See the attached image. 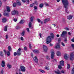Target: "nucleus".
<instances>
[{
	"mask_svg": "<svg viewBox=\"0 0 74 74\" xmlns=\"http://www.w3.org/2000/svg\"><path fill=\"white\" fill-rule=\"evenodd\" d=\"M71 74H74V67L72 69Z\"/></svg>",
	"mask_w": 74,
	"mask_h": 74,
	"instance_id": "nucleus-30",
	"label": "nucleus"
},
{
	"mask_svg": "<svg viewBox=\"0 0 74 74\" xmlns=\"http://www.w3.org/2000/svg\"><path fill=\"white\" fill-rule=\"evenodd\" d=\"M40 8H42V7H43V4L42 3H41L40 5Z\"/></svg>",
	"mask_w": 74,
	"mask_h": 74,
	"instance_id": "nucleus-40",
	"label": "nucleus"
},
{
	"mask_svg": "<svg viewBox=\"0 0 74 74\" xmlns=\"http://www.w3.org/2000/svg\"><path fill=\"white\" fill-rule=\"evenodd\" d=\"M11 14L13 15H14L16 14L18 15V11H16L13 10Z\"/></svg>",
	"mask_w": 74,
	"mask_h": 74,
	"instance_id": "nucleus-4",
	"label": "nucleus"
},
{
	"mask_svg": "<svg viewBox=\"0 0 74 74\" xmlns=\"http://www.w3.org/2000/svg\"><path fill=\"white\" fill-rule=\"evenodd\" d=\"M60 64L61 66H64V61L62 60L60 62Z\"/></svg>",
	"mask_w": 74,
	"mask_h": 74,
	"instance_id": "nucleus-18",
	"label": "nucleus"
},
{
	"mask_svg": "<svg viewBox=\"0 0 74 74\" xmlns=\"http://www.w3.org/2000/svg\"><path fill=\"white\" fill-rule=\"evenodd\" d=\"M14 56H16V55H17V53L14 52Z\"/></svg>",
	"mask_w": 74,
	"mask_h": 74,
	"instance_id": "nucleus-44",
	"label": "nucleus"
},
{
	"mask_svg": "<svg viewBox=\"0 0 74 74\" xmlns=\"http://www.w3.org/2000/svg\"><path fill=\"white\" fill-rule=\"evenodd\" d=\"M66 34V32L64 31H63L61 34V37H63Z\"/></svg>",
	"mask_w": 74,
	"mask_h": 74,
	"instance_id": "nucleus-13",
	"label": "nucleus"
},
{
	"mask_svg": "<svg viewBox=\"0 0 74 74\" xmlns=\"http://www.w3.org/2000/svg\"><path fill=\"white\" fill-rule=\"evenodd\" d=\"M16 29H19V27L17 26L16 27Z\"/></svg>",
	"mask_w": 74,
	"mask_h": 74,
	"instance_id": "nucleus-64",
	"label": "nucleus"
},
{
	"mask_svg": "<svg viewBox=\"0 0 74 74\" xmlns=\"http://www.w3.org/2000/svg\"><path fill=\"white\" fill-rule=\"evenodd\" d=\"M4 16H9V13H3Z\"/></svg>",
	"mask_w": 74,
	"mask_h": 74,
	"instance_id": "nucleus-21",
	"label": "nucleus"
},
{
	"mask_svg": "<svg viewBox=\"0 0 74 74\" xmlns=\"http://www.w3.org/2000/svg\"><path fill=\"white\" fill-rule=\"evenodd\" d=\"M7 11L8 12H10L11 10H10V8L8 6H7L6 8Z\"/></svg>",
	"mask_w": 74,
	"mask_h": 74,
	"instance_id": "nucleus-16",
	"label": "nucleus"
},
{
	"mask_svg": "<svg viewBox=\"0 0 74 74\" xmlns=\"http://www.w3.org/2000/svg\"><path fill=\"white\" fill-rule=\"evenodd\" d=\"M33 59L34 61L36 62V63H37L38 62V59L37 58V57H34V58Z\"/></svg>",
	"mask_w": 74,
	"mask_h": 74,
	"instance_id": "nucleus-11",
	"label": "nucleus"
},
{
	"mask_svg": "<svg viewBox=\"0 0 74 74\" xmlns=\"http://www.w3.org/2000/svg\"><path fill=\"white\" fill-rule=\"evenodd\" d=\"M37 20L39 22V23H40L41 22V20H40V19L37 18Z\"/></svg>",
	"mask_w": 74,
	"mask_h": 74,
	"instance_id": "nucleus-39",
	"label": "nucleus"
},
{
	"mask_svg": "<svg viewBox=\"0 0 74 74\" xmlns=\"http://www.w3.org/2000/svg\"><path fill=\"white\" fill-rule=\"evenodd\" d=\"M0 74H3V70H2L1 71Z\"/></svg>",
	"mask_w": 74,
	"mask_h": 74,
	"instance_id": "nucleus-49",
	"label": "nucleus"
},
{
	"mask_svg": "<svg viewBox=\"0 0 74 74\" xmlns=\"http://www.w3.org/2000/svg\"><path fill=\"white\" fill-rule=\"evenodd\" d=\"M29 27H31V29H33V27H32V23L30 22L29 23Z\"/></svg>",
	"mask_w": 74,
	"mask_h": 74,
	"instance_id": "nucleus-24",
	"label": "nucleus"
},
{
	"mask_svg": "<svg viewBox=\"0 0 74 74\" xmlns=\"http://www.w3.org/2000/svg\"><path fill=\"white\" fill-rule=\"evenodd\" d=\"M34 5V3H33L32 4L30 5V7H33Z\"/></svg>",
	"mask_w": 74,
	"mask_h": 74,
	"instance_id": "nucleus-32",
	"label": "nucleus"
},
{
	"mask_svg": "<svg viewBox=\"0 0 74 74\" xmlns=\"http://www.w3.org/2000/svg\"><path fill=\"white\" fill-rule=\"evenodd\" d=\"M7 26L6 25L5 26L4 31H5V32H7Z\"/></svg>",
	"mask_w": 74,
	"mask_h": 74,
	"instance_id": "nucleus-25",
	"label": "nucleus"
},
{
	"mask_svg": "<svg viewBox=\"0 0 74 74\" xmlns=\"http://www.w3.org/2000/svg\"><path fill=\"white\" fill-rule=\"evenodd\" d=\"M20 69L21 71L23 72H24V71H26V68H25V67L23 66H21L20 67Z\"/></svg>",
	"mask_w": 74,
	"mask_h": 74,
	"instance_id": "nucleus-7",
	"label": "nucleus"
},
{
	"mask_svg": "<svg viewBox=\"0 0 74 74\" xmlns=\"http://www.w3.org/2000/svg\"><path fill=\"white\" fill-rule=\"evenodd\" d=\"M62 1L63 5H64V8H66L65 10V12L66 13L69 14V12L67 10V5H68L69 4L67 0H62Z\"/></svg>",
	"mask_w": 74,
	"mask_h": 74,
	"instance_id": "nucleus-1",
	"label": "nucleus"
},
{
	"mask_svg": "<svg viewBox=\"0 0 74 74\" xmlns=\"http://www.w3.org/2000/svg\"><path fill=\"white\" fill-rule=\"evenodd\" d=\"M55 62H56V60L55 59H53V60L52 61V62H53L55 61Z\"/></svg>",
	"mask_w": 74,
	"mask_h": 74,
	"instance_id": "nucleus-60",
	"label": "nucleus"
},
{
	"mask_svg": "<svg viewBox=\"0 0 74 74\" xmlns=\"http://www.w3.org/2000/svg\"><path fill=\"white\" fill-rule=\"evenodd\" d=\"M14 22H16V21H17V19L14 18Z\"/></svg>",
	"mask_w": 74,
	"mask_h": 74,
	"instance_id": "nucleus-57",
	"label": "nucleus"
},
{
	"mask_svg": "<svg viewBox=\"0 0 74 74\" xmlns=\"http://www.w3.org/2000/svg\"><path fill=\"white\" fill-rule=\"evenodd\" d=\"M16 4L18 5H21V2L20 1H17Z\"/></svg>",
	"mask_w": 74,
	"mask_h": 74,
	"instance_id": "nucleus-23",
	"label": "nucleus"
},
{
	"mask_svg": "<svg viewBox=\"0 0 74 74\" xmlns=\"http://www.w3.org/2000/svg\"><path fill=\"white\" fill-rule=\"evenodd\" d=\"M54 55H55V53L54 51H52L51 54V59H53L54 58Z\"/></svg>",
	"mask_w": 74,
	"mask_h": 74,
	"instance_id": "nucleus-10",
	"label": "nucleus"
},
{
	"mask_svg": "<svg viewBox=\"0 0 74 74\" xmlns=\"http://www.w3.org/2000/svg\"><path fill=\"white\" fill-rule=\"evenodd\" d=\"M45 70H49V68L48 67L46 66L45 67Z\"/></svg>",
	"mask_w": 74,
	"mask_h": 74,
	"instance_id": "nucleus-38",
	"label": "nucleus"
},
{
	"mask_svg": "<svg viewBox=\"0 0 74 74\" xmlns=\"http://www.w3.org/2000/svg\"><path fill=\"white\" fill-rule=\"evenodd\" d=\"M43 50L45 52H47V50L48 49V48H47V46H46L43 45Z\"/></svg>",
	"mask_w": 74,
	"mask_h": 74,
	"instance_id": "nucleus-9",
	"label": "nucleus"
},
{
	"mask_svg": "<svg viewBox=\"0 0 74 74\" xmlns=\"http://www.w3.org/2000/svg\"><path fill=\"white\" fill-rule=\"evenodd\" d=\"M25 31H23L21 34V36H24V35H25Z\"/></svg>",
	"mask_w": 74,
	"mask_h": 74,
	"instance_id": "nucleus-31",
	"label": "nucleus"
},
{
	"mask_svg": "<svg viewBox=\"0 0 74 74\" xmlns=\"http://www.w3.org/2000/svg\"><path fill=\"white\" fill-rule=\"evenodd\" d=\"M56 54H57V55L58 56H60L61 55L60 52L59 51H57Z\"/></svg>",
	"mask_w": 74,
	"mask_h": 74,
	"instance_id": "nucleus-22",
	"label": "nucleus"
},
{
	"mask_svg": "<svg viewBox=\"0 0 74 74\" xmlns=\"http://www.w3.org/2000/svg\"><path fill=\"white\" fill-rule=\"evenodd\" d=\"M51 36H49L47 37L46 43V44H49L51 42V38H53L54 37V35L53 34L51 33L50 34Z\"/></svg>",
	"mask_w": 74,
	"mask_h": 74,
	"instance_id": "nucleus-2",
	"label": "nucleus"
},
{
	"mask_svg": "<svg viewBox=\"0 0 74 74\" xmlns=\"http://www.w3.org/2000/svg\"><path fill=\"white\" fill-rule=\"evenodd\" d=\"M2 5V2L1 1V0H0V7Z\"/></svg>",
	"mask_w": 74,
	"mask_h": 74,
	"instance_id": "nucleus-47",
	"label": "nucleus"
},
{
	"mask_svg": "<svg viewBox=\"0 0 74 74\" xmlns=\"http://www.w3.org/2000/svg\"><path fill=\"white\" fill-rule=\"evenodd\" d=\"M31 56H32V57H33V53H31Z\"/></svg>",
	"mask_w": 74,
	"mask_h": 74,
	"instance_id": "nucleus-63",
	"label": "nucleus"
},
{
	"mask_svg": "<svg viewBox=\"0 0 74 74\" xmlns=\"http://www.w3.org/2000/svg\"><path fill=\"white\" fill-rule=\"evenodd\" d=\"M20 38L22 41H23V38L22 36Z\"/></svg>",
	"mask_w": 74,
	"mask_h": 74,
	"instance_id": "nucleus-53",
	"label": "nucleus"
},
{
	"mask_svg": "<svg viewBox=\"0 0 74 74\" xmlns=\"http://www.w3.org/2000/svg\"><path fill=\"white\" fill-rule=\"evenodd\" d=\"M5 37L6 39H8V35H6L5 36Z\"/></svg>",
	"mask_w": 74,
	"mask_h": 74,
	"instance_id": "nucleus-54",
	"label": "nucleus"
},
{
	"mask_svg": "<svg viewBox=\"0 0 74 74\" xmlns=\"http://www.w3.org/2000/svg\"><path fill=\"white\" fill-rule=\"evenodd\" d=\"M16 4H17L16 3H14L13 4V7H15L16 6Z\"/></svg>",
	"mask_w": 74,
	"mask_h": 74,
	"instance_id": "nucleus-33",
	"label": "nucleus"
},
{
	"mask_svg": "<svg viewBox=\"0 0 74 74\" xmlns=\"http://www.w3.org/2000/svg\"><path fill=\"white\" fill-rule=\"evenodd\" d=\"M45 5L46 6H49V3H45Z\"/></svg>",
	"mask_w": 74,
	"mask_h": 74,
	"instance_id": "nucleus-41",
	"label": "nucleus"
},
{
	"mask_svg": "<svg viewBox=\"0 0 74 74\" xmlns=\"http://www.w3.org/2000/svg\"><path fill=\"white\" fill-rule=\"evenodd\" d=\"M60 48V44L59 43H57L55 45V48H56V49H58Z\"/></svg>",
	"mask_w": 74,
	"mask_h": 74,
	"instance_id": "nucleus-5",
	"label": "nucleus"
},
{
	"mask_svg": "<svg viewBox=\"0 0 74 74\" xmlns=\"http://www.w3.org/2000/svg\"><path fill=\"white\" fill-rule=\"evenodd\" d=\"M27 30L28 33L30 32V30H29V28H27Z\"/></svg>",
	"mask_w": 74,
	"mask_h": 74,
	"instance_id": "nucleus-43",
	"label": "nucleus"
},
{
	"mask_svg": "<svg viewBox=\"0 0 74 74\" xmlns=\"http://www.w3.org/2000/svg\"><path fill=\"white\" fill-rule=\"evenodd\" d=\"M64 58L66 60H67L68 59H69V56L67 54H65L64 55Z\"/></svg>",
	"mask_w": 74,
	"mask_h": 74,
	"instance_id": "nucleus-12",
	"label": "nucleus"
},
{
	"mask_svg": "<svg viewBox=\"0 0 74 74\" xmlns=\"http://www.w3.org/2000/svg\"><path fill=\"white\" fill-rule=\"evenodd\" d=\"M3 51H4L5 52V54H7L8 56H10V51H6L5 50H3Z\"/></svg>",
	"mask_w": 74,
	"mask_h": 74,
	"instance_id": "nucleus-8",
	"label": "nucleus"
},
{
	"mask_svg": "<svg viewBox=\"0 0 74 74\" xmlns=\"http://www.w3.org/2000/svg\"><path fill=\"white\" fill-rule=\"evenodd\" d=\"M49 56H46V58L47 59H48V60H50L51 59V58H49Z\"/></svg>",
	"mask_w": 74,
	"mask_h": 74,
	"instance_id": "nucleus-35",
	"label": "nucleus"
},
{
	"mask_svg": "<svg viewBox=\"0 0 74 74\" xmlns=\"http://www.w3.org/2000/svg\"><path fill=\"white\" fill-rule=\"evenodd\" d=\"M33 52H34V53H37L38 52V51L37 50H33Z\"/></svg>",
	"mask_w": 74,
	"mask_h": 74,
	"instance_id": "nucleus-27",
	"label": "nucleus"
},
{
	"mask_svg": "<svg viewBox=\"0 0 74 74\" xmlns=\"http://www.w3.org/2000/svg\"><path fill=\"white\" fill-rule=\"evenodd\" d=\"M7 67H8V69H11V68L12 66H11V65L10 64H7Z\"/></svg>",
	"mask_w": 74,
	"mask_h": 74,
	"instance_id": "nucleus-19",
	"label": "nucleus"
},
{
	"mask_svg": "<svg viewBox=\"0 0 74 74\" xmlns=\"http://www.w3.org/2000/svg\"><path fill=\"white\" fill-rule=\"evenodd\" d=\"M22 1L23 3H26V0H22Z\"/></svg>",
	"mask_w": 74,
	"mask_h": 74,
	"instance_id": "nucleus-58",
	"label": "nucleus"
},
{
	"mask_svg": "<svg viewBox=\"0 0 74 74\" xmlns=\"http://www.w3.org/2000/svg\"><path fill=\"white\" fill-rule=\"evenodd\" d=\"M67 18L69 20H70L73 18V16H68L67 17Z\"/></svg>",
	"mask_w": 74,
	"mask_h": 74,
	"instance_id": "nucleus-14",
	"label": "nucleus"
},
{
	"mask_svg": "<svg viewBox=\"0 0 74 74\" xmlns=\"http://www.w3.org/2000/svg\"><path fill=\"white\" fill-rule=\"evenodd\" d=\"M65 29H66V30H69V28H65Z\"/></svg>",
	"mask_w": 74,
	"mask_h": 74,
	"instance_id": "nucleus-62",
	"label": "nucleus"
},
{
	"mask_svg": "<svg viewBox=\"0 0 74 74\" xmlns=\"http://www.w3.org/2000/svg\"><path fill=\"white\" fill-rule=\"evenodd\" d=\"M49 21V18H47L44 21V23H46L47 22H48Z\"/></svg>",
	"mask_w": 74,
	"mask_h": 74,
	"instance_id": "nucleus-15",
	"label": "nucleus"
},
{
	"mask_svg": "<svg viewBox=\"0 0 74 74\" xmlns=\"http://www.w3.org/2000/svg\"><path fill=\"white\" fill-rule=\"evenodd\" d=\"M70 64H67V69H70Z\"/></svg>",
	"mask_w": 74,
	"mask_h": 74,
	"instance_id": "nucleus-42",
	"label": "nucleus"
},
{
	"mask_svg": "<svg viewBox=\"0 0 74 74\" xmlns=\"http://www.w3.org/2000/svg\"><path fill=\"white\" fill-rule=\"evenodd\" d=\"M71 46L73 49H74V44H71Z\"/></svg>",
	"mask_w": 74,
	"mask_h": 74,
	"instance_id": "nucleus-48",
	"label": "nucleus"
},
{
	"mask_svg": "<svg viewBox=\"0 0 74 74\" xmlns=\"http://www.w3.org/2000/svg\"><path fill=\"white\" fill-rule=\"evenodd\" d=\"M39 71L42 73H45V71L43 70H42L41 69H39Z\"/></svg>",
	"mask_w": 74,
	"mask_h": 74,
	"instance_id": "nucleus-28",
	"label": "nucleus"
},
{
	"mask_svg": "<svg viewBox=\"0 0 74 74\" xmlns=\"http://www.w3.org/2000/svg\"><path fill=\"white\" fill-rule=\"evenodd\" d=\"M55 73L57 74H60V72L59 71H55Z\"/></svg>",
	"mask_w": 74,
	"mask_h": 74,
	"instance_id": "nucleus-34",
	"label": "nucleus"
},
{
	"mask_svg": "<svg viewBox=\"0 0 74 74\" xmlns=\"http://www.w3.org/2000/svg\"><path fill=\"white\" fill-rule=\"evenodd\" d=\"M21 48H19L18 50L17 51V55L18 56H19L21 55Z\"/></svg>",
	"mask_w": 74,
	"mask_h": 74,
	"instance_id": "nucleus-6",
	"label": "nucleus"
},
{
	"mask_svg": "<svg viewBox=\"0 0 74 74\" xmlns=\"http://www.w3.org/2000/svg\"><path fill=\"white\" fill-rule=\"evenodd\" d=\"M29 48L30 49H31V48H32V46L31 44H29Z\"/></svg>",
	"mask_w": 74,
	"mask_h": 74,
	"instance_id": "nucleus-51",
	"label": "nucleus"
},
{
	"mask_svg": "<svg viewBox=\"0 0 74 74\" xmlns=\"http://www.w3.org/2000/svg\"><path fill=\"white\" fill-rule=\"evenodd\" d=\"M0 55L1 56H3V52H0Z\"/></svg>",
	"mask_w": 74,
	"mask_h": 74,
	"instance_id": "nucleus-37",
	"label": "nucleus"
},
{
	"mask_svg": "<svg viewBox=\"0 0 74 74\" xmlns=\"http://www.w3.org/2000/svg\"><path fill=\"white\" fill-rule=\"evenodd\" d=\"M61 38H60L58 39V41L60 42V41H61Z\"/></svg>",
	"mask_w": 74,
	"mask_h": 74,
	"instance_id": "nucleus-59",
	"label": "nucleus"
},
{
	"mask_svg": "<svg viewBox=\"0 0 74 74\" xmlns=\"http://www.w3.org/2000/svg\"><path fill=\"white\" fill-rule=\"evenodd\" d=\"M1 66L2 67H3L4 66H5V62L4 61H2V64Z\"/></svg>",
	"mask_w": 74,
	"mask_h": 74,
	"instance_id": "nucleus-20",
	"label": "nucleus"
},
{
	"mask_svg": "<svg viewBox=\"0 0 74 74\" xmlns=\"http://www.w3.org/2000/svg\"><path fill=\"white\" fill-rule=\"evenodd\" d=\"M74 52L72 53L70 55V58L71 60H73L74 59Z\"/></svg>",
	"mask_w": 74,
	"mask_h": 74,
	"instance_id": "nucleus-3",
	"label": "nucleus"
},
{
	"mask_svg": "<svg viewBox=\"0 0 74 74\" xmlns=\"http://www.w3.org/2000/svg\"><path fill=\"white\" fill-rule=\"evenodd\" d=\"M24 49L25 51H27V47H26L25 46L24 47Z\"/></svg>",
	"mask_w": 74,
	"mask_h": 74,
	"instance_id": "nucleus-50",
	"label": "nucleus"
},
{
	"mask_svg": "<svg viewBox=\"0 0 74 74\" xmlns=\"http://www.w3.org/2000/svg\"><path fill=\"white\" fill-rule=\"evenodd\" d=\"M20 24H23V21L22 20L20 21L19 22Z\"/></svg>",
	"mask_w": 74,
	"mask_h": 74,
	"instance_id": "nucleus-36",
	"label": "nucleus"
},
{
	"mask_svg": "<svg viewBox=\"0 0 74 74\" xmlns=\"http://www.w3.org/2000/svg\"><path fill=\"white\" fill-rule=\"evenodd\" d=\"M8 51H11L12 50V49H11V47L10 46H8Z\"/></svg>",
	"mask_w": 74,
	"mask_h": 74,
	"instance_id": "nucleus-26",
	"label": "nucleus"
},
{
	"mask_svg": "<svg viewBox=\"0 0 74 74\" xmlns=\"http://www.w3.org/2000/svg\"><path fill=\"white\" fill-rule=\"evenodd\" d=\"M58 68L60 69H62V66L61 65H59L58 66Z\"/></svg>",
	"mask_w": 74,
	"mask_h": 74,
	"instance_id": "nucleus-52",
	"label": "nucleus"
},
{
	"mask_svg": "<svg viewBox=\"0 0 74 74\" xmlns=\"http://www.w3.org/2000/svg\"><path fill=\"white\" fill-rule=\"evenodd\" d=\"M71 41L72 42H74V38L73 39H71Z\"/></svg>",
	"mask_w": 74,
	"mask_h": 74,
	"instance_id": "nucleus-61",
	"label": "nucleus"
},
{
	"mask_svg": "<svg viewBox=\"0 0 74 74\" xmlns=\"http://www.w3.org/2000/svg\"><path fill=\"white\" fill-rule=\"evenodd\" d=\"M61 44L63 47H64L65 46V45H64V43L63 42H61Z\"/></svg>",
	"mask_w": 74,
	"mask_h": 74,
	"instance_id": "nucleus-45",
	"label": "nucleus"
},
{
	"mask_svg": "<svg viewBox=\"0 0 74 74\" xmlns=\"http://www.w3.org/2000/svg\"><path fill=\"white\" fill-rule=\"evenodd\" d=\"M34 9L35 10H37V6H34Z\"/></svg>",
	"mask_w": 74,
	"mask_h": 74,
	"instance_id": "nucleus-55",
	"label": "nucleus"
},
{
	"mask_svg": "<svg viewBox=\"0 0 74 74\" xmlns=\"http://www.w3.org/2000/svg\"><path fill=\"white\" fill-rule=\"evenodd\" d=\"M2 21L3 23H5L7 21V19L5 18H3L2 19Z\"/></svg>",
	"mask_w": 74,
	"mask_h": 74,
	"instance_id": "nucleus-17",
	"label": "nucleus"
},
{
	"mask_svg": "<svg viewBox=\"0 0 74 74\" xmlns=\"http://www.w3.org/2000/svg\"><path fill=\"white\" fill-rule=\"evenodd\" d=\"M26 2L27 3H29L30 1H29V0H25Z\"/></svg>",
	"mask_w": 74,
	"mask_h": 74,
	"instance_id": "nucleus-56",
	"label": "nucleus"
},
{
	"mask_svg": "<svg viewBox=\"0 0 74 74\" xmlns=\"http://www.w3.org/2000/svg\"><path fill=\"white\" fill-rule=\"evenodd\" d=\"M64 41H65V42H67V38H65L64 40Z\"/></svg>",
	"mask_w": 74,
	"mask_h": 74,
	"instance_id": "nucleus-46",
	"label": "nucleus"
},
{
	"mask_svg": "<svg viewBox=\"0 0 74 74\" xmlns=\"http://www.w3.org/2000/svg\"><path fill=\"white\" fill-rule=\"evenodd\" d=\"M34 18V17L33 16H32L31 17V18H30V21H31V22H32L33 21V19Z\"/></svg>",
	"mask_w": 74,
	"mask_h": 74,
	"instance_id": "nucleus-29",
	"label": "nucleus"
}]
</instances>
